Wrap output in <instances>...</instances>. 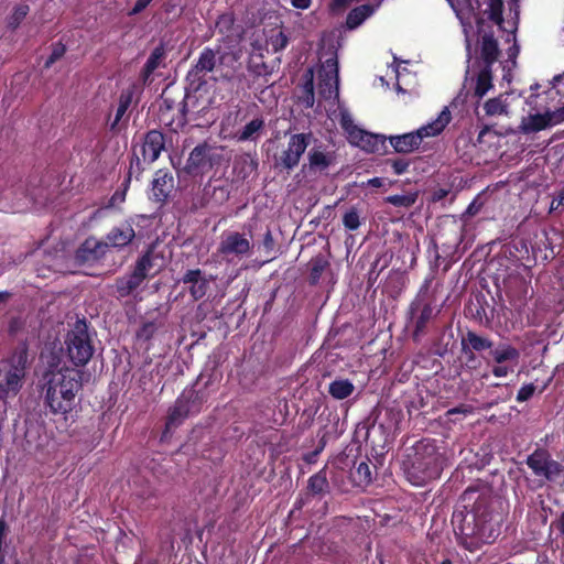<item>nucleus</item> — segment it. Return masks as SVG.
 Listing matches in <instances>:
<instances>
[{
    "instance_id": "4c0bfd02",
    "label": "nucleus",
    "mask_w": 564,
    "mask_h": 564,
    "mask_svg": "<svg viewBox=\"0 0 564 564\" xmlns=\"http://www.w3.org/2000/svg\"><path fill=\"white\" fill-rule=\"evenodd\" d=\"M143 263V267H142V275L143 278H148L149 275H153L155 274L158 271H159V268L158 269H154V265H153V258L150 253H147L144 254L137 263L135 265V269H141V264Z\"/></svg>"
},
{
    "instance_id": "393cba45",
    "label": "nucleus",
    "mask_w": 564,
    "mask_h": 564,
    "mask_svg": "<svg viewBox=\"0 0 564 564\" xmlns=\"http://www.w3.org/2000/svg\"><path fill=\"white\" fill-rule=\"evenodd\" d=\"M101 245L94 238L86 239L76 252V258L82 262L95 260L99 257Z\"/></svg>"
},
{
    "instance_id": "2eb2a0df",
    "label": "nucleus",
    "mask_w": 564,
    "mask_h": 564,
    "mask_svg": "<svg viewBox=\"0 0 564 564\" xmlns=\"http://www.w3.org/2000/svg\"><path fill=\"white\" fill-rule=\"evenodd\" d=\"M163 149V134L155 130L148 132L142 147V155L144 161H148L150 163L154 162L155 160H158Z\"/></svg>"
},
{
    "instance_id": "864d4df0",
    "label": "nucleus",
    "mask_w": 564,
    "mask_h": 564,
    "mask_svg": "<svg viewBox=\"0 0 564 564\" xmlns=\"http://www.w3.org/2000/svg\"><path fill=\"white\" fill-rule=\"evenodd\" d=\"M408 163L403 160H397L392 163L393 171L397 175L404 173L408 169Z\"/></svg>"
},
{
    "instance_id": "a878e982",
    "label": "nucleus",
    "mask_w": 564,
    "mask_h": 564,
    "mask_svg": "<svg viewBox=\"0 0 564 564\" xmlns=\"http://www.w3.org/2000/svg\"><path fill=\"white\" fill-rule=\"evenodd\" d=\"M550 455L545 451L536 449L527 458V465L536 476H543Z\"/></svg>"
},
{
    "instance_id": "58836bf2",
    "label": "nucleus",
    "mask_w": 564,
    "mask_h": 564,
    "mask_svg": "<svg viewBox=\"0 0 564 564\" xmlns=\"http://www.w3.org/2000/svg\"><path fill=\"white\" fill-rule=\"evenodd\" d=\"M158 327L153 322H149L142 325V327L137 333V339L139 343L147 344L151 340V338L156 333Z\"/></svg>"
},
{
    "instance_id": "4468645a",
    "label": "nucleus",
    "mask_w": 564,
    "mask_h": 564,
    "mask_svg": "<svg viewBox=\"0 0 564 564\" xmlns=\"http://www.w3.org/2000/svg\"><path fill=\"white\" fill-rule=\"evenodd\" d=\"M513 99L512 93H503L495 98L487 99L482 105L485 115L488 117H509L511 115L510 108Z\"/></svg>"
},
{
    "instance_id": "e433bc0d",
    "label": "nucleus",
    "mask_w": 564,
    "mask_h": 564,
    "mask_svg": "<svg viewBox=\"0 0 564 564\" xmlns=\"http://www.w3.org/2000/svg\"><path fill=\"white\" fill-rule=\"evenodd\" d=\"M467 340H468L470 347L477 351L485 350V349L491 350V348H494L492 343L490 340H488L485 337L478 336L475 333H468Z\"/></svg>"
},
{
    "instance_id": "3c124183",
    "label": "nucleus",
    "mask_w": 564,
    "mask_h": 564,
    "mask_svg": "<svg viewBox=\"0 0 564 564\" xmlns=\"http://www.w3.org/2000/svg\"><path fill=\"white\" fill-rule=\"evenodd\" d=\"M470 517L471 519H474V514H466L464 517L463 514V511H456L453 513V519H452V522L454 525H458L459 528H463L464 524L462 523V521H466V525L469 527L470 525V522L467 521V518Z\"/></svg>"
},
{
    "instance_id": "bb28decb",
    "label": "nucleus",
    "mask_w": 564,
    "mask_h": 564,
    "mask_svg": "<svg viewBox=\"0 0 564 564\" xmlns=\"http://www.w3.org/2000/svg\"><path fill=\"white\" fill-rule=\"evenodd\" d=\"M481 55L487 67H489L497 58L498 44L491 35H484L481 42Z\"/></svg>"
},
{
    "instance_id": "ea45409f",
    "label": "nucleus",
    "mask_w": 564,
    "mask_h": 564,
    "mask_svg": "<svg viewBox=\"0 0 564 564\" xmlns=\"http://www.w3.org/2000/svg\"><path fill=\"white\" fill-rule=\"evenodd\" d=\"M562 471H563V469H562V466L560 465V463H557L556 460H554L550 457L547 460V464L545 466V471H544L543 477H545L550 481H555L557 479V477L561 476Z\"/></svg>"
},
{
    "instance_id": "4d7b16f0",
    "label": "nucleus",
    "mask_w": 564,
    "mask_h": 564,
    "mask_svg": "<svg viewBox=\"0 0 564 564\" xmlns=\"http://www.w3.org/2000/svg\"><path fill=\"white\" fill-rule=\"evenodd\" d=\"M535 513L536 516L539 517V521L534 522L533 525H546L547 521H546V511L545 509L541 508V509H536L535 510Z\"/></svg>"
},
{
    "instance_id": "79ce46f5",
    "label": "nucleus",
    "mask_w": 564,
    "mask_h": 564,
    "mask_svg": "<svg viewBox=\"0 0 564 564\" xmlns=\"http://www.w3.org/2000/svg\"><path fill=\"white\" fill-rule=\"evenodd\" d=\"M326 267L327 262L323 258L317 257L311 261V280L313 283L319 280Z\"/></svg>"
},
{
    "instance_id": "9d476101",
    "label": "nucleus",
    "mask_w": 564,
    "mask_h": 564,
    "mask_svg": "<svg viewBox=\"0 0 564 564\" xmlns=\"http://www.w3.org/2000/svg\"><path fill=\"white\" fill-rule=\"evenodd\" d=\"M452 9L455 11L456 17L459 19L464 33L466 36V45L467 50H469L470 46V40H469V33L473 29V20L476 21L478 26V32H481L482 22L481 20L476 15L475 10L473 6L470 4L469 0H447Z\"/></svg>"
},
{
    "instance_id": "aec40b11",
    "label": "nucleus",
    "mask_w": 564,
    "mask_h": 564,
    "mask_svg": "<svg viewBox=\"0 0 564 564\" xmlns=\"http://www.w3.org/2000/svg\"><path fill=\"white\" fill-rule=\"evenodd\" d=\"M173 186V177L162 171L156 172L152 182V197L158 202H163Z\"/></svg>"
},
{
    "instance_id": "39448f33",
    "label": "nucleus",
    "mask_w": 564,
    "mask_h": 564,
    "mask_svg": "<svg viewBox=\"0 0 564 564\" xmlns=\"http://www.w3.org/2000/svg\"><path fill=\"white\" fill-rule=\"evenodd\" d=\"M341 127L347 133L349 142L367 152H382L386 149V138L381 134L369 133L357 127L351 117L341 113Z\"/></svg>"
},
{
    "instance_id": "6ab92c4d",
    "label": "nucleus",
    "mask_w": 564,
    "mask_h": 564,
    "mask_svg": "<svg viewBox=\"0 0 564 564\" xmlns=\"http://www.w3.org/2000/svg\"><path fill=\"white\" fill-rule=\"evenodd\" d=\"M134 237V230L129 223H124L119 227L113 228L107 235V245L112 247H124L127 246Z\"/></svg>"
},
{
    "instance_id": "09e8293b",
    "label": "nucleus",
    "mask_w": 564,
    "mask_h": 564,
    "mask_svg": "<svg viewBox=\"0 0 564 564\" xmlns=\"http://www.w3.org/2000/svg\"><path fill=\"white\" fill-rule=\"evenodd\" d=\"M564 210V188L553 198L550 212Z\"/></svg>"
},
{
    "instance_id": "6e6d98bb",
    "label": "nucleus",
    "mask_w": 564,
    "mask_h": 564,
    "mask_svg": "<svg viewBox=\"0 0 564 564\" xmlns=\"http://www.w3.org/2000/svg\"><path fill=\"white\" fill-rule=\"evenodd\" d=\"M312 76H313L312 70H310V80L306 84L307 91H308V97H307L306 104H307L308 107H312L313 104H314Z\"/></svg>"
},
{
    "instance_id": "680f3d73",
    "label": "nucleus",
    "mask_w": 564,
    "mask_h": 564,
    "mask_svg": "<svg viewBox=\"0 0 564 564\" xmlns=\"http://www.w3.org/2000/svg\"><path fill=\"white\" fill-rule=\"evenodd\" d=\"M432 308L430 306H425L421 313L420 322L424 323L431 315Z\"/></svg>"
},
{
    "instance_id": "c756f323",
    "label": "nucleus",
    "mask_w": 564,
    "mask_h": 564,
    "mask_svg": "<svg viewBox=\"0 0 564 564\" xmlns=\"http://www.w3.org/2000/svg\"><path fill=\"white\" fill-rule=\"evenodd\" d=\"M263 119L256 118L247 123L238 134L239 141H248L257 138L258 133L263 129Z\"/></svg>"
},
{
    "instance_id": "338daca9",
    "label": "nucleus",
    "mask_w": 564,
    "mask_h": 564,
    "mask_svg": "<svg viewBox=\"0 0 564 564\" xmlns=\"http://www.w3.org/2000/svg\"><path fill=\"white\" fill-rule=\"evenodd\" d=\"M460 412H462V413H465V412H467V411H466V410H464V409H460V408H454V409H452V410H449V411H448V414H453V413H460Z\"/></svg>"
},
{
    "instance_id": "9b49d317",
    "label": "nucleus",
    "mask_w": 564,
    "mask_h": 564,
    "mask_svg": "<svg viewBox=\"0 0 564 564\" xmlns=\"http://www.w3.org/2000/svg\"><path fill=\"white\" fill-rule=\"evenodd\" d=\"M214 149L207 144H199L195 147L186 162V171L189 174L198 175L209 171L214 161Z\"/></svg>"
},
{
    "instance_id": "412c9836",
    "label": "nucleus",
    "mask_w": 564,
    "mask_h": 564,
    "mask_svg": "<svg viewBox=\"0 0 564 564\" xmlns=\"http://www.w3.org/2000/svg\"><path fill=\"white\" fill-rule=\"evenodd\" d=\"M329 491V482L325 469L319 470L308 478L307 495L323 497Z\"/></svg>"
},
{
    "instance_id": "5701e85b",
    "label": "nucleus",
    "mask_w": 564,
    "mask_h": 564,
    "mask_svg": "<svg viewBox=\"0 0 564 564\" xmlns=\"http://www.w3.org/2000/svg\"><path fill=\"white\" fill-rule=\"evenodd\" d=\"M378 6L379 3L376 7H372L370 4H362L351 10L346 21L348 29L352 30L358 28L367 18H369L375 12Z\"/></svg>"
},
{
    "instance_id": "a18cd8bd",
    "label": "nucleus",
    "mask_w": 564,
    "mask_h": 564,
    "mask_svg": "<svg viewBox=\"0 0 564 564\" xmlns=\"http://www.w3.org/2000/svg\"><path fill=\"white\" fill-rule=\"evenodd\" d=\"M501 8V0H490L488 17L492 22H495L498 25H500L502 22Z\"/></svg>"
},
{
    "instance_id": "1a4fd4ad",
    "label": "nucleus",
    "mask_w": 564,
    "mask_h": 564,
    "mask_svg": "<svg viewBox=\"0 0 564 564\" xmlns=\"http://www.w3.org/2000/svg\"><path fill=\"white\" fill-rule=\"evenodd\" d=\"M311 134L297 133L292 134L289 139L288 147L279 156V164L286 170L294 169L310 144Z\"/></svg>"
},
{
    "instance_id": "f8f14e48",
    "label": "nucleus",
    "mask_w": 564,
    "mask_h": 564,
    "mask_svg": "<svg viewBox=\"0 0 564 564\" xmlns=\"http://www.w3.org/2000/svg\"><path fill=\"white\" fill-rule=\"evenodd\" d=\"M495 531H454L455 540L458 545L469 552H476L486 544L496 541Z\"/></svg>"
},
{
    "instance_id": "f257e3e1",
    "label": "nucleus",
    "mask_w": 564,
    "mask_h": 564,
    "mask_svg": "<svg viewBox=\"0 0 564 564\" xmlns=\"http://www.w3.org/2000/svg\"><path fill=\"white\" fill-rule=\"evenodd\" d=\"M45 401L55 413L72 410L82 387V372L76 368L56 366L45 373Z\"/></svg>"
},
{
    "instance_id": "8fccbe9b",
    "label": "nucleus",
    "mask_w": 564,
    "mask_h": 564,
    "mask_svg": "<svg viewBox=\"0 0 564 564\" xmlns=\"http://www.w3.org/2000/svg\"><path fill=\"white\" fill-rule=\"evenodd\" d=\"M64 53H65V48L63 45H61V44L55 45L51 56L48 57V59L45 63V66L50 67L55 61L61 58Z\"/></svg>"
},
{
    "instance_id": "49530a36",
    "label": "nucleus",
    "mask_w": 564,
    "mask_h": 564,
    "mask_svg": "<svg viewBox=\"0 0 564 564\" xmlns=\"http://www.w3.org/2000/svg\"><path fill=\"white\" fill-rule=\"evenodd\" d=\"M343 223L347 229L356 230L360 225L359 215H358L357 210H355V209L348 210L343 217Z\"/></svg>"
},
{
    "instance_id": "37998d69",
    "label": "nucleus",
    "mask_w": 564,
    "mask_h": 564,
    "mask_svg": "<svg viewBox=\"0 0 564 564\" xmlns=\"http://www.w3.org/2000/svg\"><path fill=\"white\" fill-rule=\"evenodd\" d=\"M268 43L271 45L274 52H279L286 47L289 39L282 31H279L270 36Z\"/></svg>"
},
{
    "instance_id": "f3484780",
    "label": "nucleus",
    "mask_w": 564,
    "mask_h": 564,
    "mask_svg": "<svg viewBox=\"0 0 564 564\" xmlns=\"http://www.w3.org/2000/svg\"><path fill=\"white\" fill-rule=\"evenodd\" d=\"M451 118L449 110L444 108L436 119L416 130V133L420 134L421 141H423L424 138L438 135L449 123Z\"/></svg>"
},
{
    "instance_id": "bf43d9fd",
    "label": "nucleus",
    "mask_w": 564,
    "mask_h": 564,
    "mask_svg": "<svg viewBox=\"0 0 564 564\" xmlns=\"http://www.w3.org/2000/svg\"><path fill=\"white\" fill-rule=\"evenodd\" d=\"M293 7L297 9H307L311 4V0H291Z\"/></svg>"
},
{
    "instance_id": "c85d7f7f",
    "label": "nucleus",
    "mask_w": 564,
    "mask_h": 564,
    "mask_svg": "<svg viewBox=\"0 0 564 564\" xmlns=\"http://www.w3.org/2000/svg\"><path fill=\"white\" fill-rule=\"evenodd\" d=\"M351 479L358 487H365L371 482V469L368 463L361 462L352 471Z\"/></svg>"
},
{
    "instance_id": "0eeeda50",
    "label": "nucleus",
    "mask_w": 564,
    "mask_h": 564,
    "mask_svg": "<svg viewBox=\"0 0 564 564\" xmlns=\"http://www.w3.org/2000/svg\"><path fill=\"white\" fill-rule=\"evenodd\" d=\"M338 61L336 56L326 58L318 72L317 90L319 96L327 101L338 99Z\"/></svg>"
},
{
    "instance_id": "69168bd1",
    "label": "nucleus",
    "mask_w": 564,
    "mask_h": 564,
    "mask_svg": "<svg viewBox=\"0 0 564 564\" xmlns=\"http://www.w3.org/2000/svg\"><path fill=\"white\" fill-rule=\"evenodd\" d=\"M124 200V194L116 193L111 197V204L113 205L116 202H123Z\"/></svg>"
},
{
    "instance_id": "774afa93",
    "label": "nucleus",
    "mask_w": 564,
    "mask_h": 564,
    "mask_svg": "<svg viewBox=\"0 0 564 564\" xmlns=\"http://www.w3.org/2000/svg\"><path fill=\"white\" fill-rule=\"evenodd\" d=\"M560 522H561V528L560 529H564V513H562V516L560 518Z\"/></svg>"
},
{
    "instance_id": "f03ea898",
    "label": "nucleus",
    "mask_w": 564,
    "mask_h": 564,
    "mask_svg": "<svg viewBox=\"0 0 564 564\" xmlns=\"http://www.w3.org/2000/svg\"><path fill=\"white\" fill-rule=\"evenodd\" d=\"M540 96H530L527 104L530 107L527 115L521 118L518 130L520 133L529 135L535 134L540 131L551 129L564 122V105L554 110L542 109L534 104V99Z\"/></svg>"
},
{
    "instance_id": "c03bdc74",
    "label": "nucleus",
    "mask_w": 564,
    "mask_h": 564,
    "mask_svg": "<svg viewBox=\"0 0 564 564\" xmlns=\"http://www.w3.org/2000/svg\"><path fill=\"white\" fill-rule=\"evenodd\" d=\"M131 98L132 95L130 91L121 94L113 124L118 123L120 119L123 117V115L126 113L127 109L131 104Z\"/></svg>"
},
{
    "instance_id": "a211bd4d",
    "label": "nucleus",
    "mask_w": 564,
    "mask_h": 564,
    "mask_svg": "<svg viewBox=\"0 0 564 564\" xmlns=\"http://www.w3.org/2000/svg\"><path fill=\"white\" fill-rule=\"evenodd\" d=\"M389 140L390 144L399 153L412 152L413 150L417 149L422 142L420 139V134L416 133V131L400 135H392L389 138Z\"/></svg>"
},
{
    "instance_id": "20e7f679",
    "label": "nucleus",
    "mask_w": 564,
    "mask_h": 564,
    "mask_svg": "<svg viewBox=\"0 0 564 564\" xmlns=\"http://www.w3.org/2000/svg\"><path fill=\"white\" fill-rule=\"evenodd\" d=\"M66 351L75 366H85L94 354L91 336L88 326L84 321H77L68 332L66 339Z\"/></svg>"
},
{
    "instance_id": "7ed1b4c3",
    "label": "nucleus",
    "mask_w": 564,
    "mask_h": 564,
    "mask_svg": "<svg viewBox=\"0 0 564 564\" xmlns=\"http://www.w3.org/2000/svg\"><path fill=\"white\" fill-rule=\"evenodd\" d=\"M28 354L25 349L14 351L0 364V400L15 395L22 387Z\"/></svg>"
},
{
    "instance_id": "f704fd0d",
    "label": "nucleus",
    "mask_w": 564,
    "mask_h": 564,
    "mask_svg": "<svg viewBox=\"0 0 564 564\" xmlns=\"http://www.w3.org/2000/svg\"><path fill=\"white\" fill-rule=\"evenodd\" d=\"M162 57H163V52L161 48H155L152 52V54L148 58V61L144 65V69H143V75H144L145 79L158 68Z\"/></svg>"
},
{
    "instance_id": "b1692460",
    "label": "nucleus",
    "mask_w": 564,
    "mask_h": 564,
    "mask_svg": "<svg viewBox=\"0 0 564 564\" xmlns=\"http://www.w3.org/2000/svg\"><path fill=\"white\" fill-rule=\"evenodd\" d=\"M355 391V386L348 379H336L329 383L328 392L336 400H344Z\"/></svg>"
},
{
    "instance_id": "dca6fc26",
    "label": "nucleus",
    "mask_w": 564,
    "mask_h": 564,
    "mask_svg": "<svg viewBox=\"0 0 564 564\" xmlns=\"http://www.w3.org/2000/svg\"><path fill=\"white\" fill-rule=\"evenodd\" d=\"M185 284H189V293L195 300L202 299L208 289L209 280L200 270H189L183 278Z\"/></svg>"
},
{
    "instance_id": "ddd939ff",
    "label": "nucleus",
    "mask_w": 564,
    "mask_h": 564,
    "mask_svg": "<svg viewBox=\"0 0 564 564\" xmlns=\"http://www.w3.org/2000/svg\"><path fill=\"white\" fill-rule=\"evenodd\" d=\"M250 250V241L239 232H228L223 236L219 252L224 256L243 257Z\"/></svg>"
},
{
    "instance_id": "603ef678",
    "label": "nucleus",
    "mask_w": 564,
    "mask_h": 564,
    "mask_svg": "<svg viewBox=\"0 0 564 564\" xmlns=\"http://www.w3.org/2000/svg\"><path fill=\"white\" fill-rule=\"evenodd\" d=\"M409 76V74H403L401 70H397V85L395 89L398 93H404L405 89L403 88V84L408 85V82L405 80V77Z\"/></svg>"
},
{
    "instance_id": "e2e57ef3",
    "label": "nucleus",
    "mask_w": 564,
    "mask_h": 564,
    "mask_svg": "<svg viewBox=\"0 0 564 564\" xmlns=\"http://www.w3.org/2000/svg\"><path fill=\"white\" fill-rule=\"evenodd\" d=\"M263 243H264V247L268 249H271L273 246V239L269 231L265 234Z\"/></svg>"
},
{
    "instance_id": "6e6552de",
    "label": "nucleus",
    "mask_w": 564,
    "mask_h": 564,
    "mask_svg": "<svg viewBox=\"0 0 564 564\" xmlns=\"http://www.w3.org/2000/svg\"><path fill=\"white\" fill-rule=\"evenodd\" d=\"M197 400L198 395L192 390L184 392L176 400L175 405L167 415L164 435H166L171 429L181 424L187 415L199 411V403Z\"/></svg>"
},
{
    "instance_id": "423d86ee",
    "label": "nucleus",
    "mask_w": 564,
    "mask_h": 564,
    "mask_svg": "<svg viewBox=\"0 0 564 564\" xmlns=\"http://www.w3.org/2000/svg\"><path fill=\"white\" fill-rule=\"evenodd\" d=\"M490 356L495 364L492 375L497 378H506L514 372L521 354L514 346L508 343H500L491 348Z\"/></svg>"
},
{
    "instance_id": "4be33fe9",
    "label": "nucleus",
    "mask_w": 564,
    "mask_h": 564,
    "mask_svg": "<svg viewBox=\"0 0 564 564\" xmlns=\"http://www.w3.org/2000/svg\"><path fill=\"white\" fill-rule=\"evenodd\" d=\"M142 267L143 263L141 264V269H134L132 274L117 281V290L120 296L129 295L143 282L144 278L141 273Z\"/></svg>"
},
{
    "instance_id": "473e14b6",
    "label": "nucleus",
    "mask_w": 564,
    "mask_h": 564,
    "mask_svg": "<svg viewBox=\"0 0 564 564\" xmlns=\"http://www.w3.org/2000/svg\"><path fill=\"white\" fill-rule=\"evenodd\" d=\"M173 554H175V539L170 532H166L160 535L158 555L165 557L172 556Z\"/></svg>"
},
{
    "instance_id": "7c9ffc66",
    "label": "nucleus",
    "mask_w": 564,
    "mask_h": 564,
    "mask_svg": "<svg viewBox=\"0 0 564 564\" xmlns=\"http://www.w3.org/2000/svg\"><path fill=\"white\" fill-rule=\"evenodd\" d=\"M29 11L30 8L25 3L15 6L7 18V25L12 30L17 29L28 15Z\"/></svg>"
},
{
    "instance_id": "c9c22d12",
    "label": "nucleus",
    "mask_w": 564,
    "mask_h": 564,
    "mask_svg": "<svg viewBox=\"0 0 564 564\" xmlns=\"http://www.w3.org/2000/svg\"><path fill=\"white\" fill-rule=\"evenodd\" d=\"M417 195L410 193L405 195H392L387 197V202L398 207H410L416 202Z\"/></svg>"
},
{
    "instance_id": "cd10ccee",
    "label": "nucleus",
    "mask_w": 564,
    "mask_h": 564,
    "mask_svg": "<svg viewBox=\"0 0 564 564\" xmlns=\"http://www.w3.org/2000/svg\"><path fill=\"white\" fill-rule=\"evenodd\" d=\"M492 87L491 72L486 67L477 76L475 96L482 98Z\"/></svg>"
},
{
    "instance_id": "052dcab7",
    "label": "nucleus",
    "mask_w": 564,
    "mask_h": 564,
    "mask_svg": "<svg viewBox=\"0 0 564 564\" xmlns=\"http://www.w3.org/2000/svg\"><path fill=\"white\" fill-rule=\"evenodd\" d=\"M6 532L7 531H0V564H4V557L2 555L4 539H6Z\"/></svg>"
},
{
    "instance_id": "2f4dec72",
    "label": "nucleus",
    "mask_w": 564,
    "mask_h": 564,
    "mask_svg": "<svg viewBox=\"0 0 564 564\" xmlns=\"http://www.w3.org/2000/svg\"><path fill=\"white\" fill-rule=\"evenodd\" d=\"M216 54L210 48H205L196 63V69L198 72H212L215 67Z\"/></svg>"
},
{
    "instance_id": "0e129e2a",
    "label": "nucleus",
    "mask_w": 564,
    "mask_h": 564,
    "mask_svg": "<svg viewBox=\"0 0 564 564\" xmlns=\"http://www.w3.org/2000/svg\"><path fill=\"white\" fill-rule=\"evenodd\" d=\"M368 185H371L373 187H380L382 185V180L379 177H373L368 181Z\"/></svg>"
},
{
    "instance_id": "72a5a7b5",
    "label": "nucleus",
    "mask_w": 564,
    "mask_h": 564,
    "mask_svg": "<svg viewBox=\"0 0 564 564\" xmlns=\"http://www.w3.org/2000/svg\"><path fill=\"white\" fill-rule=\"evenodd\" d=\"M308 160L311 167L321 170L326 169L330 163L329 156L325 152L317 149H312L310 151Z\"/></svg>"
},
{
    "instance_id": "13d9d810",
    "label": "nucleus",
    "mask_w": 564,
    "mask_h": 564,
    "mask_svg": "<svg viewBox=\"0 0 564 564\" xmlns=\"http://www.w3.org/2000/svg\"><path fill=\"white\" fill-rule=\"evenodd\" d=\"M518 53H519V47L513 44L510 48H509V52H508V55H509V59H508V63H511L512 66L516 65V58L518 56Z\"/></svg>"
},
{
    "instance_id": "5fc2aeb1",
    "label": "nucleus",
    "mask_w": 564,
    "mask_h": 564,
    "mask_svg": "<svg viewBox=\"0 0 564 564\" xmlns=\"http://www.w3.org/2000/svg\"><path fill=\"white\" fill-rule=\"evenodd\" d=\"M152 0H137L134 7L131 10V14H138L144 10Z\"/></svg>"
},
{
    "instance_id": "de8ad7c7",
    "label": "nucleus",
    "mask_w": 564,
    "mask_h": 564,
    "mask_svg": "<svg viewBox=\"0 0 564 564\" xmlns=\"http://www.w3.org/2000/svg\"><path fill=\"white\" fill-rule=\"evenodd\" d=\"M535 391V386L533 383L524 384L520 388L517 394L518 402H524L529 400Z\"/></svg>"
},
{
    "instance_id": "a19ab883",
    "label": "nucleus",
    "mask_w": 564,
    "mask_h": 564,
    "mask_svg": "<svg viewBox=\"0 0 564 564\" xmlns=\"http://www.w3.org/2000/svg\"><path fill=\"white\" fill-rule=\"evenodd\" d=\"M234 23H235L234 14L231 12H226V13L219 15V18L217 19L216 28L219 30L220 33L227 34L234 26Z\"/></svg>"
}]
</instances>
